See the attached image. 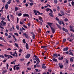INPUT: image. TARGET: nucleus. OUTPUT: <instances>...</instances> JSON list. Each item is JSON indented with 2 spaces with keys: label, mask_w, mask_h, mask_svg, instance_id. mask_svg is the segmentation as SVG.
I'll use <instances>...</instances> for the list:
<instances>
[{
  "label": "nucleus",
  "mask_w": 74,
  "mask_h": 74,
  "mask_svg": "<svg viewBox=\"0 0 74 74\" xmlns=\"http://www.w3.org/2000/svg\"><path fill=\"white\" fill-rule=\"evenodd\" d=\"M63 42H66V39H64L63 40Z\"/></svg>",
  "instance_id": "obj_48"
},
{
  "label": "nucleus",
  "mask_w": 74,
  "mask_h": 74,
  "mask_svg": "<svg viewBox=\"0 0 74 74\" xmlns=\"http://www.w3.org/2000/svg\"><path fill=\"white\" fill-rule=\"evenodd\" d=\"M45 10L46 11H47V12H48L49 11H50L51 13H53V11L51 9L47 8L45 9Z\"/></svg>",
  "instance_id": "obj_1"
},
{
  "label": "nucleus",
  "mask_w": 74,
  "mask_h": 74,
  "mask_svg": "<svg viewBox=\"0 0 74 74\" xmlns=\"http://www.w3.org/2000/svg\"><path fill=\"white\" fill-rule=\"evenodd\" d=\"M8 5L7 4H6L5 5V8L6 10H7L8 9Z\"/></svg>",
  "instance_id": "obj_14"
},
{
  "label": "nucleus",
  "mask_w": 74,
  "mask_h": 74,
  "mask_svg": "<svg viewBox=\"0 0 74 74\" xmlns=\"http://www.w3.org/2000/svg\"><path fill=\"white\" fill-rule=\"evenodd\" d=\"M63 59V57L62 56V57L61 58L60 57H59L58 58V59L59 60H62Z\"/></svg>",
  "instance_id": "obj_23"
},
{
  "label": "nucleus",
  "mask_w": 74,
  "mask_h": 74,
  "mask_svg": "<svg viewBox=\"0 0 74 74\" xmlns=\"http://www.w3.org/2000/svg\"><path fill=\"white\" fill-rule=\"evenodd\" d=\"M54 2L55 4L58 3V0H54Z\"/></svg>",
  "instance_id": "obj_26"
},
{
  "label": "nucleus",
  "mask_w": 74,
  "mask_h": 74,
  "mask_svg": "<svg viewBox=\"0 0 74 74\" xmlns=\"http://www.w3.org/2000/svg\"><path fill=\"white\" fill-rule=\"evenodd\" d=\"M14 35L15 36H18V34L17 33H14Z\"/></svg>",
  "instance_id": "obj_33"
},
{
  "label": "nucleus",
  "mask_w": 74,
  "mask_h": 74,
  "mask_svg": "<svg viewBox=\"0 0 74 74\" xmlns=\"http://www.w3.org/2000/svg\"><path fill=\"white\" fill-rule=\"evenodd\" d=\"M58 65H59V67H60V69H62L63 67V65L62 64L59 63L58 64Z\"/></svg>",
  "instance_id": "obj_4"
},
{
  "label": "nucleus",
  "mask_w": 74,
  "mask_h": 74,
  "mask_svg": "<svg viewBox=\"0 0 74 74\" xmlns=\"http://www.w3.org/2000/svg\"><path fill=\"white\" fill-rule=\"evenodd\" d=\"M48 47L47 46H41V48H47Z\"/></svg>",
  "instance_id": "obj_21"
},
{
  "label": "nucleus",
  "mask_w": 74,
  "mask_h": 74,
  "mask_svg": "<svg viewBox=\"0 0 74 74\" xmlns=\"http://www.w3.org/2000/svg\"><path fill=\"white\" fill-rule=\"evenodd\" d=\"M20 23L21 25H23V23H22V22H21V21H20Z\"/></svg>",
  "instance_id": "obj_59"
},
{
  "label": "nucleus",
  "mask_w": 74,
  "mask_h": 74,
  "mask_svg": "<svg viewBox=\"0 0 74 74\" xmlns=\"http://www.w3.org/2000/svg\"><path fill=\"white\" fill-rule=\"evenodd\" d=\"M15 45H16V47H18V45L17 43H15Z\"/></svg>",
  "instance_id": "obj_43"
},
{
  "label": "nucleus",
  "mask_w": 74,
  "mask_h": 74,
  "mask_svg": "<svg viewBox=\"0 0 74 74\" xmlns=\"http://www.w3.org/2000/svg\"><path fill=\"white\" fill-rule=\"evenodd\" d=\"M23 30L25 31L26 30V29H25L24 28H23V27H22V28H20V31L21 32H22Z\"/></svg>",
  "instance_id": "obj_9"
},
{
  "label": "nucleus",
  "mask_w": 74,
  "mask_h": 74,
  "mask_svg": "<svg viewBox=\"0 0 74 74\" xmlns=\"http://www.w3.org/2000/svg\"><path fill=\"white\" fill-rule=\"evenodd\" d=\"M39 20H40V21H41V22H43V20H42V18L41 17H40L38 18Z\"/></svg>",
  "instance_id": "obj_12"
},
{
  "label": "nucleus",
  "mask_w": 74,
  "mask_h": 74,
  "mask_svg": "<svg viewBox=\"0 0 74 74\" xmlns=\"http://www.w3.org/2000/svg\"><path fill=\"white\" fill-rule=\"evenodd\" d=\"M58 23L60 25H62V22L60 21H59Z\"/></svg>",
  "instance_id": "obj_40"
},
{
  "label": "nucleus",
  "mask_w": 74,
  "mask_h": 74,
  "mask_svg": "<svg viewBox=\"0 0 74 74\" xmlns=\"http://www.w3.org/2000/svg\"><path fill=\"white\" fill-rule=\"evenodd\" d=\"M16 28L17 30H19V25H16Z\"/></svg>",
  "instance_id": "obj_24"
},
{
  "label": "nucleus",
  "mask_w": 74,
  "mask_h": 74,
  "mask_svg": "<svg viewBox=\"0 0 74 74\" xmlns=\"http://www.w3.org/2000/svg\"><path fill=\"white\" fill-rule=\"evenodd\" d=\"M48 71H49L51 73L52 71V70L50 69H49L48 70Z\"/></svg>",
  "instance_id": "obj_56"
},
{
  "label": "nucleus",
  "mask_w": 74,
  "mask_h": 74,
  "mask_svg": "<svg viewBox=\"0 0 74 74\" xmlns=\"http://www.w3.org/2000/svg\"><path fill=\"white\" fill-rule=\"evenodd\" d=\"M32 37L33 39H34V38H35V35H34H34H33Z\"/></svg>",
  "instance_id": "obj_37"
},
{
  "label": "nucleus",
  "mask_w": 74,
  "mask_h": 74,
  "mask_svg": "<svg viewBox=\"0 0 74 74\" xmlns=\"http://www.w3.org/2000/svg\"><path fill=\"white\" fill-rule=\"evenodd\" d=\"M4 56H5V57H8V56H9V55H7L6 54H5L4 55Z\"/></svg>",
  "instance_id": "obj_46"
},
{
  "label": "nucleus",
  "mask_w": 74,
  "mask_h": 74,
  "mask_svg": "<svg viewBox=\"0 0 74 74\" xmlns=\"http://www.w3.org/2000/svg\"><path fill=\"white\" fill-rule=\"evenodd\" d=\"M2 2L3 3H5V0H2Z\"/></svg>",
  "instance_id": "obj_63"
},
{
  "label": "nucleus",
  "mask_w": 74,
  "mask_h": 74,
  "mask_svg": "<svg viewBox=\"0 0 74 74\" xmlns=\"http://www.w3.org/2000/svg\"><path fill=\"white\" fill-rule=\"evenodd\" d=\"M35 70H36V72H37V73L38 72V69H36Z\"/></svg>",
  "instance_id": "obj_49"
},
{
  "label": "nucleus",
  "mask_w": 74,
  "mask_h": 74,
  "mask_svg": "<svg viewBox=\"0 0 74 74\" xmlns=\"http://www.w3.org/2000/svg\"><path fill=\"white\" fill-rule=\"evenodd\" d=\"M69 54L70 55H72V56H74V55L73 54V52H70V53H69Z\"/></svg>",
  "instance_id": "obj_27"
},
{
  "label": "nucleus",
  "mask_w": 74,
  "mask_h": 74,
  "mask_svg": "<svg viewBox=\"0 0 74 74\" xmlns=\"http://www.w3.org/2000/svg\"><path fill=\"white\" fill-rule=\"evenodd\" d=\"M41 29L40 28H39V33H41Z\"/></svg>",
  "instance_id": "obj_57"
},
{
  "label": "nucleus",
  "mask_w": 74,
  "mask_h": 74,
  "mask_svg": "<svg viewBox=\"0 0 74 74\" xmlns=\"http://www.w3.org/2000/svg\"><path fill=\"white\" fill-rule=\"evenodd\" d=\"M62 30L64 32H68V30L66 29H65L64 27L62 28Z\"/></svg>",
  "instance_id": "obj_8"
},
{
  "label": "nucleus",
  "mask_w": 74,
  "mask_h": 74,
  "mask_svg": "<svg viewBox=\"0 0 74 74\" xmlns=\"http://www.w3.org/2000/svg\"><path fill=\"white\" fill-rule=\"evenodd\" d=\"M52 60L54 61V62H57V59L55 58L52 59Z\"/></svg>",
  "instance_id": "obj_20"
},
{
  "label": "nucleus",
  "mask_w": 74,
  "mask_h": 74,
  "mask_svg": "<svg viewBox=\"0 0 74 74\" xmlns=\"http://www.w3.org/2000/svg\"><path fill=\"white\" fill-rule=\"evenodd\" d=\"M30 54H28L26 56L25 58H26V59H28L30 58Z\"/></svg>",
  "instance_id": "obj_5"
},
{
  "label": "nucleus",
  "mask_w": 74,
  "mask_h": 74,
  "mask_svg": "<svg viewBox=\"0 0 74 74\" xmlns=\"http://www.w3.org/2000/svg\"><path fill=\"white\" fill-rule=\"evenodd\" d=\"M7 60V59L3 61V63H5V62Z\"/></svg>",
  "instance_id": "obj_55"
},
{
  "label": "nucleus",
  "mask_w": 74,
  "mask_h": 74,
  "mask_svg": "<svg viewBox=\"0 0 74 74\" xmlns=\"http://www.w3.org/2000/svg\"><path fill=\"white\" fill-rule=\"evenodd\" d=\"M68 63H65L64 64L65 66H67V65H68Z\"/></svg>",
  "instance_id": "obj_61"
},
{
  "label": "nucleus",
  "mask_w": 74,
  "mask_h": 74,
  "mask_svg": "<svg viewBox=\"0 0 74 74\" xmlns=\"http://www.w3.org/2000/svg\"><path fill=\"white\" fill-rule=\"evenodd\" d=\"M69 50V48L68 47H66L64 48V51H68Z\"/></svg>",
  "instance_id": "obj_10"
},
{
  "label": "nucleus",
  "mask_w": 74,
  "mask_h": 74,
  "mask_svg": "<svg viewBox=\"0 0 74 74\" xmlns=\"http://www.w3.org/2000/svg\"><path fill=\"white\" fill-rule=\"evenodd\" d=\"M42 68L44 69H46V68H47V66H42Z\"/></svg>",
  "instance_id": "obj_29"
},
{
  "label": "nucleus",
  "mask_w": 74,
  "mask_h": 74,
  "mask_svg": "<svg viewBox=\"0 0 74 74\" xmlns=\"http://www.w3.org/2000/svg\"><path fill=\"white\" fill-rule=\"evenodd\" d=\"M56 21H59V18L58 17H56Z\"/></svg>",
  "instance_id": "obj_35"
},
{
  "label": "nucleus",
  "mask_w": 74,
  "mask_h": 74,
  "mask_svg": "<svg viewBox=\"0 0 74 74\" xmlns=\"http://www.w3.org/2000/svg\"><path fill=\"white\" fill-rule=\"evenodd\" d=\"M10 32H12V28H11L10 29Z\"/></svg>",
  "instance_id": "obj_58"
},
{
  "label": "nucleus",
  "mask_w": 74,
  "mask_h": 74,
  "mask_svg": "<svg viewBox=\"0 0 74 74\" xmlns=\"http://www.w3.org/2000/svg\"><path fill=\"white\" fill-rule=\"evenodd\" d=\"M15 67H16V66L15 65L14 66V70H16Z\"/></svg>",
  "instance_id": "obj_60"
},
{
  "label": "nucleus",
  "mask_w": 74,
  "mask_h": 74,
  "mask_svg": "<svg viewBox=\"0 0 74 74\" xmlns=\"http://www.w3.org/2000/svg\"><path fill=\"white\" fill-rule=\"evenodd\" d=\"M23 35H24L26 38H29V36H28V35L26 34V33H23Z\"/></svg>",
  "instance_id": "obj_6"
},
{
  "label": "nucleus",
  "mask_w": 74,
  "mask_h": 74,
  "mask_svg": "<svg viewBox=\"0 0 74 74\" xmlns=\"http://www.w3.org/2000/svg\"><path fill=\"white\" fill-rule=\"evenodd\" d=\"M0 27L1 28V29H4V28L3 27H1V26H3V25H2V23H0Z\"/></svg>",
  "instance_id": "obj_18"
},
{
  "label": "nucleus",
  "mask_w": 74,
  "mask_h": 74,
  "mask_svg": "<svg viewBox=\"0 0 74 74\" xmlns=\"http://www.w3.org/2000/svg\"><path fill=\"white\" fill-rule=\"evenodd\" d=\"M0 40H2L3 41V40H4V38L1 37H0Z\"/></svg>",
  "instance_id": "obj_30"
},
{
  "label": "nucleus",
  "mask_w": 74,
  "mask_h": 74,
  "mask_svg": "<svg viewBox=\"0 0 74 74\" xmlns=\"http://www.w3.org/2000/svg\"><path fill=\"white\" fill-rule=\"evenodd\" d=\"M65 53L66 54H67L69 53V51H67L65 52Z\"/></svg>",
  "instance_id": "obj_64"
},
{
  "label": "nucleus",
  "mask_w": 74,
  "mask_h": 74,
  "mask_svg": "<svg viewBox=\"0 0 74 74\" xmlns=\"http://www.w3.org/2000/svg\"><path fill=\"white\" fill-rule=\"evenodd\" d=\"M61 14H62V15H64V12H63V11H61Z\"/></svg>",
  "instance_id": "obj_32"
},
{
  "label": "nucleus",
  "mask_w": 74,
  "mask_h": 74,
  "mask_svg": "<svg viewBox=\"0 0 74 74\" xmlns=\"http://www.w3.org/2000/svg\"><path fill=\"white\" fill-rule=\"evenodd\" d=\"M52 24H53V23L49 22H48L47 23V25H49L50 27H51H51H51V25H52Z\"/></svg>",
  "instance_id": "obj_3"
},
{
  "label": "nucleus",
  "mask_w": 74,
  "mask_h": 74,
  "mask_svg": "<svg viewBox=\"0 0 74 74\" xmlns=\"http://www.w3.org/2000/svg\"><path fill=\"white\" fill-rule=\"evenodd\" d=\"M7 72V71L5 70V71H3L2 72V74H4L6 72Z\"/></svg>",
  "instance_id": "obj_25"
},
{
  "label": "nucleus",
  "mask_w": 74,
  "mask_h": 74,
  "mask_svg": "<svg viewBox=\"0 0 74 74\" xmlns=\"http://www.w3.org/2000/svg\"><path fill=\"white\" fill-rule=\"evenodd\" d=\"M27 70H31V68L28 67L27 69Z\"/></svg>",
  "instance_id": "obj_51"
},
{
  "label": "nucleus",
  "mask_w": 74,
  "mask_h": 74,
  "mask_svg": "<svg viewBox=\"0 0 74 74\" xmlns=\"http://www.w3.org/2000/svg\"><path fill=\"white\" fill-rule=\"evenodd\" d=\"M16 70H19V68L18 66H17L16 67Z\"/></svg>",
  "instance_id": "obj_53"
},
{
  "label": "nucleus",
  "mask_w": 74,
  "mask_h": 74,
  "mask_svg": "<svg viewBox=\"0 0 74 74\" xmlns=\"http://www.w3.org/2000/svg\"><path fill=\"white\" fill-rule=\"evenodd\" d=\"M29 5L31 6H32V5H33V3H29Z\"/></svg>",
  "instance_id": "obj_31"
},
{
  "label": "nucleus",
  "mask_w": 74,
  "mask_h": 74,
  "mask_svg": "<svg viewBox=\"0 0 74 74\" xmlns=\"http://www.w3.org/2000/svg\"><path fill=\"white\" fill-rule=\"evenodd\" d=\"M51 30L53 33H54L55 32V29L53 27H51Z\"/></svg>",
  "instance_id": "obj_2"
},
{
  "label": "nucleus",
  "mask_w": 74,
  "mask_h": 74,
  "mask_svg": "<svg viewBox=\"0 0 74 74\" xmlns=\"http://www.w3.org/2000/svg\"><path fill=\"white\" fill-rule=\"evenodd\" d=\"M34 12L35 14V15H37V12L36 10H34Z\"/></svg>",
  "instance_id": "obj_19"
},
{
  "label": "nucleus",
  "mask_w": 74,
  "mask_h": 74,
  "mask_svg": "<svg viewBox=\"0 0 74 74\" xmlns=\"http://www.w3.org/2000/svg\"><path fill=\"white\" fill-rule=\"evenodd\" d=\"M0 58H4V56L3 55H0Z\"/></svg>",
  "instance_id": "obj_28"
},
{
  "label": "nucleus",
  "mask_w": 74,
  "mask_h": 74,
  "mask_svg": "<svg viewBox=\"0 0 74 74\" xmlns=\"http://www.w3.org/2000/svg\"><path fill=\"white\" fill-rule=\"evenodd\" d=\"M26 45L25 46L26 47V49H29V45H28V44L27 43H26Z\"/></svg>",
  "instance_id": "obj_11"
},
{
  "label": "nucleus",
  "mask_w": 74,
  "mask_h": 74,
  "mask_svg": "<svg viewBox=\"0 0 74 74\" xmlns=\"http://www.w3.org/2000/svg\"><path fill=\"white\" fill-rule=\"evenodd\" d=\"M1 19L2 20V21H1V23H3V22H4V21L3 20L5 19V18L4 17H2L1 18Z\"/></svg>",
  "instance_id": "obj_15"
},
{
  "label": "nucleus",
  "mask_w": 74,
  "mask_h": 74,
  "mask_svg": "<svg viewBox=\"0 0 74 74\" xmlns=\"http://www.w3.org/2000/svg\"><path fill=\"white\" fill-rule=\"evenodd\" d=\"M66 63H68L69 64V60H66Z\"/></svg>",
  "instance_id": "obj_41"
},
{
  "label": "nucleus",
  "mask_w": 74,
  "mask_h": 74,
  "mask_svg": "<svg viewBox=\"0 0 74 74\" xmlns=\"http://www.w3.org/2000/svg\"><path fill=\"white\" fill-rule=\"evenodd\" d=\"M3 26H5V25H6V23L5 22H3Z\"/></svg>",
  "instance_id": "obj_39"
},
{
  "label": "nucleus",
  "mask_w": 74,
  "mask_h": 74,
  "mask_svg": "<svg viewBox=\"0 0 74 74\" xmlns=\"http://www.w3.org/2000/svg\"><path fill=\"white\" fill-rule=\"evenodd\" d=\"M21 51L22 53V52H23V51H22V50L21 49H20L19 50V52H21Z\"/></svg>",
  "instance_id": "obj_45"
},
{
  "label": "nucleus",
  "mask_w": 74,
  "mask_h": 74,
  "mask_svg": "<svg viewBox=\"0 0 74 74\" xmlns=\"http://www.w3.org/2000/svg\"><path fill=\"white\" fill-rule=\"evenodd\" d=\"M23 27H25V28L26 29L27 28V26H26V25H23Z\"/></svg>",
  "instance_id": "obj_50"
},
{
  "label": "nucleus",
  "mask_w": 74,
  "mask_h": 74,
  "mask_svg": "<svg viewBox=\"0 0 74 74\" xmlns=\"http://www.w3.org/2000/svg\"><path fill=\"white\" fill-rule=\"evenodd\" d=\"M23 16H27V17L29 16V15H28V14H23Z\"/></svg>",
  "instance_id": "obj_16"
},
{
  "label": "nucleus",
  "mask_w": 74,
  "mask_h": 74,
  "mask_svg": "<svg viewBox=\"0 0 74 74\" xmlns=\"http://www.w3.org/2000/svg\"><path fill=\"white\" fill-rule=\"evenodd\" d=\"M34 58H37V56L35 54L34 55Z\"/></svg>",
  "instance_id": "obj_62"
},
{
  "label": "nucleus",
  "mask_w": 74,
  "mask_h": 74,
  "mask_svg": "<svg viewBox=\"0 0 74 74\" xmlns=\"http://www.w3.org/2000/svg\"><path fill=\"white\" fill-rule=\"evenodd\" d=\"M18 10V8L16 7L15 8V10L16 11H17Z\"/></svg>",
  "instance_id": "obj_36"
},
{
  "label": "nucleus",
  "mask_w": 74,
  "mask_h": 74,
  "mask_svg": "<svg viewBox=\"0 0 74 74\" xmlns=\"http://www.w3.org/2000/svg\"><path fill=\"white\" fill-rule=\"evenodd\" d=\"M52 13H49V15L51 16L52 17H53V15L52 14Z\"/></svg>",
  "instance_id": "obj_22"
},
{
  "label": "nucleus",
  "mask_w": 74,
  "mask_h": 74,
  "mask_svg": "<svg viewBox=\"0 0 74 74\" xmlns=\"http://www.w3.org/2000/svg\"><path fill=\"white\" fill-rule=\"evenodd\" d=\"M5 34L6 36H8V34L7 33V32L5 33Z\"/></svg>",
  "instance_id": "obj_52"
},
{
  "label": "nucleus",
  "mask_w": 74,
  "mask_h": 74,
  "mask_svg": "<svg viewBox=\"0 0 74 74\" xmlns=\"http://www.w3.org/2000/svg\"><path fill=\"white\" fill-rule=\"evenodd\" d=\"M18 16H21V15H22V13H20L18 14Z\"/></svg>",
  "instance_id": "obj_47"
},
{
  "label": "nucleus",
  "mask_w": 74,
  "mask_h": 74,
  "mask_svg": "<svg viewBox=\"0 0 74 74\" xmlns=\"http://www.w3.org/2000/svg\"><path fill=\"white\" fill-rule=\"evenodd\" d=\"M64 21L65 22H66V21H68V19L67 18H65Z\"/></svg>",
  "instance_id": "obj_44"
},
{
  "label": "nucleus",
  "mask_w": 74,
  "mask_h": 74,
  "mask_svg": "<svg viewBox=\"0 0 74 74\" xmlns=\"http://www.w3.org/2000/svg\"><path fill=\"white\" fill-rule=\"evenodd\" d=\"M74 1H72V2L71 4H72V5H74Z\"/></svg>",
  "instance_id": "obj_54"
},
{
  "label": "nucleus",
  "mask_w": 74,
  "mask_h": 74,
  "mask_svg": "<svg viewBox=\"0 0 74 74\" xmlns=\"http://www.w3.org/2000/svg\"><path fill=\"white\" fill-rule=\"evenodd\" d=\"M53 58H55V57H58V55L56 53H55L53 55Z\"/></svg>",
  "instance_id": "obj_13"
},
{
  "label": "nucleus",
  "mask_w": 74,
  "mask_h": 74,
  "mask_svg": "<svg viewBox=\"0 0 74 74\" xmlns=\"http://www.w3.org/2000/svg\"><path fill=\"white\" fill-rule=\"evenodd\" d=\"M56 25H57L58 27L61 30H62V27H61V26H60V25H59V24H56Z\"/></svg>",
  "instance_id": "obj_7"
},
{
  "label": "nucleus",
  "mask_w": 74,
  "mask_h": 74,
  "mask_svg": "<svg viewBox=\"0 0 74 74\" xmlns=\"http://www.w3.org/2000/svg\"><path fill=\"white\" fill-rule=\"evenodd\" d=\"M57 10L58 11H59V10H60V8H59V6H58L57 7Z\"/></svg>",
  "instance_id": "obj_38"
},
{
  "label": "nucleus",
  "mask_w": 74,
  "mask_h": 74,
  "mask_svg": "<svg viewBox=\"0 0 74 74\" xmlns=\"http://www.w3.org/2000/svg\"><path fill=\"white\" fill-rule=\"evenodd\" d=\"M70 62H73V59L72 58H70Z\"/></svg>",
  "instance_id": "obj_34"
},
{
  "label": "nucleus",
  "mask_w": 74,
  "mask_h": 74,
  "mask_svg": "<svg viewBox=\"0 0 74 74\" xmlns=\"http://www.w3.org/2000/svg\"><path fill=\"white\" fill-rule=\"evenodd\" d=\"M23 42L24 44H25V43L26 42V41H25V39H23Z\"/></svg>",
  "instance_id": "obj_42"
},
{
  "label": "nucleus",
  "mask_w": 74,
  "mask_h": 74,
  "mask_svg": "<svg viewBox=\"0 0 74 74\" xmlns=\"http://www.w3.org/2000/svg\"><path fill=\"white\" fill-rule=\"evenodd\" d=\"M11 1H12V0H9L7 2V4H10L11 3Z\"/></svg>",
  "instance_id": "obj_17"
}]
</instances>
